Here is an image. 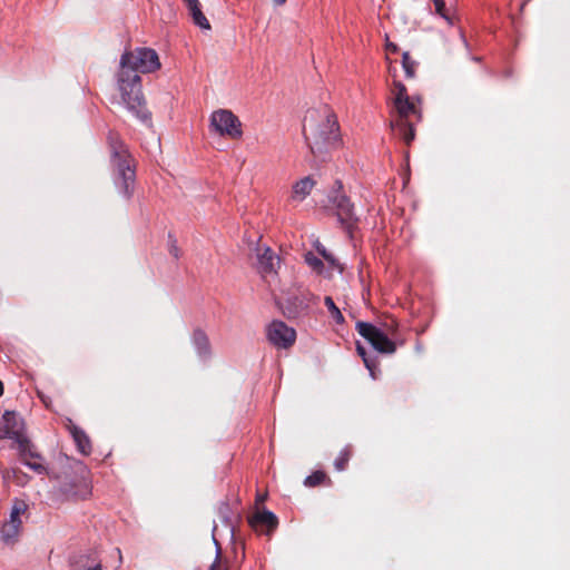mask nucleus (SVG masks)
<instances>
[{
  "label": "nucleus",
  "instance_id": "nucleus-14",
  "mask_svg": "<svg viewBox=\"0 0 570 570\" xmlns=\"http://www.w3.org/2000/svg\"><path fill=\"white\" fill-rule=\"evenodd\" d=\"M314 186L315 180L312 177L302 178L293 185L289 200L295 203L303 202L311 194Z\"/></svg>",
  "mask_w": 570,
  "mask_h": 570
},
{
  "label": "nucleus",
  "instance_id": "nucleus-10",
  "mask_svg": "<svg viewBox=\"0 0 570 570\" xmlns=\"http://www.w3.org/2000/svg\"><path fill=\"white\" fill-rule=\"evenodd\" d=\"M357 333L364 337L377 352L384 354H393L396 351V345L391 341L385 333L371 323L357 322Z\"/></svg>",
  "mask_w": 570,
  "mask_h": 570
},
{
  "label": "nucleus",
  "instance_id": "nucleus-2",
  "mask_svg": "<svg viewBox=\"0 0 570 570\" xmlns=\"http://www.w3.org/2000/svg\"><path fill=\"white\" fill-rule=\"evenodd\" d=\"M392 92L394 115L391 120V128L394 135L409 146L415 138L412 118L420 121L422 114L415 101L409 96L407 89L402 82L394 81Z\"/></svg>",
  "mask_w": 570,
  "mask_h": 570
},
{
  "label": "nucleus",
  "instance_id": "nucleus-32",
  "mask_svg": "<svg viewBox=\"0 0 570 570\" xmlns=\"http://www.w3.org/2000/svg\"><path fill=\"white\" fill-rule=\"evenodd\" d=\"M20 473H21V471L16 470V469H13L11 471L10 470H4L2 472V478H3L4 481H8V480L11 479V474H12V476H17V474H20Z\"/></svg>",
  "mask_w": 570,
  "mask_h": 570
},
{
  "label": "nucleus",
  "instance_id": "nucleus-30",
  "mask_svg": "<svg viewBox=\"0 0 570 570\" xmlns=\"http://www.w3.org/2000/svg\"><path fill=\"white\" fill-rule=\"evenodd\" d=\"M318 254L328 263L334 264L335 259L332 254H330L324 246L318 245L317 246Z\"/></svg>",
  "mask_w": 570,
  "mask_h": 570
},
{
  "label": "nucleus",
  "instance_id": "nucleus-18",
  "mask_svg": "<svg viewBox=\"0 0 570 570\" xmlns=\"http://www.w3.org/2000/svg\"><path fill=\"white\" fill-rule=\"evenodd\" d=\"M191 338L199 356H208L210 354L209 338L203 330H195Z\"/></svg>",
  "mask_w": 570,
  "mask_h": 570
},
{
  "label": "nucleus",
  "instance_id": "nucleus-22",
  "mask_svg": "<svg viewBox=\"0 0 570 570\" xmlns=\"http://www.w3.org/2000/svg\"><path fill=\"white\" fill-rule=\"evenodd\" d=\"M352 456V448L345 446L334 461V466L337 471H344L347 468L348 461Z\"/></svg>",
  "mask_w": 570,
  "mask_h": 570
},
{
  "label": "nucleus",
  "instance_id": "nucleus-28",
  "mask_svg": "<svg viewBox=\"0 0 570 570\" xmlns=\"http://www.w3.org/2000/svg\"><path fill=\"white\" fill-rule=\"evenodd\" d=\"M209 570H228L227 561H224L220 557V550H217V556Z\"/></svg>",
  "mask_w": 570,
  "mask_h": 570
},
{
  "label": "nucleus",
  "instance_id": "nucleus-20",
  "mask_svg": "<svg viewBox=\"0 0 570 570\" xmlns=\"http://www.w3.org/2000/svg\"><path fill=\"white\" fill-rule=\"evenodd\" d=\"M326 481L331 483V480L324 471H315L305 479L304 484L314 488L324 484Z\"/></svg>",
  "mask_w": 570,
  "mask_h": 570
},
{
  "label": "nucleus",
  "instance_id": "nucleus-6",
  "mask_svg": "<svg viewBox=\"0 0 570 570\" xmlns=\"http://www.w3.org/2000/svg\"><path fill=\"white\" fill-rule=\"evenodd\" d=\"M120 67L131 68L139 72H154L160 68L158 53L150 48H136L125 51L120 58Z\"/></svg>",
  "mask_w": 570,
  "mask_h": 570
},
{
  "label": "nucleus",
  "instance_id": "nucleus-13",
  "mask_svg": "<svg viewBox=\"0 0 570 570\" xmlns=\"http://www.w3.org/2000/svg\"><path fill=\"white\" fill-rule=\"evenodd\" d=\"M332 203L336 208L340 223L347 230H351L357 222L353 204H351L350 199L345 195H336L333 197Z\"/></svg>",
  "mask_w": 570,
  "mask_h": 570
},
{
  "label": "nucleus",
  "instance_id": "nucleus-33",
  "mask_svg": "<svg viewBox=\"0 0 570 570\" xmlns=\"http://www.w3.org/2000/svg\"><path fill=\"white\" fill-rule=\"evenodd\" d=\"M385 49L389 53H396L399 51L397 46L389 40L385 43Z\"/></svg>",
  "mask_w": 570,
  "mask_h": 570
},
{
  "label": "nucleus",
  "instance_id": "nucleus-34",
  "mask_svg": "<svg viewBox=\"0 0 570 570\" xmlns=\"http://www.w3.org/2000/svg\"><path fill=\"white\" fill-rule=\"evenodd\" d=\"M287 0H273V2L276 4V6H282L286 2Z\"/></svg>",
  "mask_w": 570,
  "mask_h": 570
},
{
  "label": "nucleus",
  "instance_id": "nucleus-25",
  "mask_svg": "<svg viewBox=\"0 0 570 570\" xmlns=\"http://www.w3.org/2000/svg\"><path fill=\"white\" fill-rule=\"evenodd\" d=\"M356 350L358 355L362 356L366 368L373 374L374 370L377 367L376 360L367 357L365 347H363L361 344H357Z\"/></svg>",
  "mask_w": 570,
  "mask_h": 570
},
{
  "label": "nucleus",
  "instance_id": "nucleus-26",
  "mask_svg": "<svg viewBox=\"0 0 570 570\" xmlns=\"http://www.w3.org/2000/svg\"><path fill=\"white\" fill-rule=\"evenodd\" d=\"M32 454H33L32 456L29 453H27L26 456L21 455L22 462L26 465H28L30 469L35 470L36 472L42 473L46 470L45 466L41 463L31 461L32 459L38 458V455L36 453L32 452Z\"/></svg>",
  "mask_w": 570,
  "mask_h": 570
},
{
  "label": "nucleus",
  "instance_id": "nucleus-31",
  "mask_svg": "<svg viewBox=\"0 0 570 570\" xmlns=\"http://www.w3.org/2000/svg\"><path fill=\"white\" fill-rule=\"evenodd\" d=\"M169 253L170 255H173L176 259L179 258L180 256V250L177 246V242L176 239H173L170 240V246H169Z\"/></svg>",
  "mask_w": 570,
  "mask_h": 570
},
{
  "label": "nucleus",
  "instance_id": "nucleus-17",
  "mask_svg": "<svg viewBox=\"0 0 570 570\" xmlns=\"http://www.w3.org/2000/svg\"><path fill=\"white\" fill-rule=\"evenodd\" d=\"M68 429L72 435V439H73L78 450L85 455L90 454L91 453V442H90L89 436L86 434V432L71 422L68 425Z\"/></svg>",
  "mask_w": 570,
  "mask_h": 570
},
{
  "label": "nucleus",
  "instance_id": "nucleus-19",
  "mask_svg": "<svg viewBox=\"0 0 570 570\" xmlns=\"http://www.w3.org/2000/svg\"><path fill=\"white\" fill-rule=\"evenodd\" d=\"M193 22L204 30H210V23L202 11L200 2L186 6Z\"/></svg>",
  "mask_w": 570,
  "mask_h": 570
},
{
  "label": "nucleus",
  "instance_id": "nucleus-29",
  "mask_svg": "<svg viewBox=\"0 0 570 570\" xmlns=\"http://www.w3.org/2000/svg\"><path fill=\"white\" fill-rule=\"evenodd\" d=\"M435 7V12L442 18L449 20L444 0H431Z\"/></svg>",
  "mask_w": 570,
  "mask_h": 570
},
{
  "label": "nucleus",
  "instance_id": "nucleus-8",
  "mask_svg": "<svg viewBox=\"0 0 570 570\" xmlns=\"http://www.w3.org/2000/svg\"><path fill=\"white\" fill-rule=\"evenodd\" d=\"M28 510V505L23 500H14L10 518L3 523L0 531V539L7 546H14L20 537L22 529L21 515Z\"/></svg>",
  "mask_w": 570,
  "mask_h": 570
},
{
  "label": "nucleus",
  "instance_id": "nucleus-9",
  "mask_svg": "<svg viewBox=\"0 0 570 570\" xmlns=\"http://www.w3.org/2000/svg\"><path fill=\"white\" fill-rule=\"evenodd\" d=\"M210 125L220 136L239 139L243 135L242 122L227 109L214 111L210 117Z\"/></svg>",
  "mask_w": 570,
  "mask_h": 570
},
{
  "label": "nucleus",
  "instance_id": "nucleus-21",
  "mask_svg": "<svg viewBox=\"0 0 570 570\" xmlns=\"http://www.w3.org/2000/svg\"><path fill=\"white\" fill-rule=\"evenodd\" d=\"M71 570H102V568L100 563L82 556L73 563Z\"/></svg>",
  "mask_w": 570,
  "mask_h": 570
},
{
  "label": "nucleus",
  "instance_id": "nucleus-27",
  "mask_svg": "<svg viewBox=\"0 0 570 570\" xmlns=\"http://www.w3.org/2000/svg\"><path fill=\"white\" fill-rule=\"evenodd\" d=\"M305 262L311 266L314 271L321 273L324 265L323 262L316 257L313 253H307L305 255Z\"/></svg>",
  "mask_w": 570,
  "mask_h": 570
},
{
  "label": "nucleus",
  "instance_id": "nucleus-16",
  "mask_svg": "<svg viewBox=\"0 0 570 570\" xmlns=\"http://www.w3.org/2000/svg\"><path fill=\"white\" fill-rule=\"evenodd\" d=\"M278 257L268 247L257 254L258 269L264 275L274 273L275 265L278 264Z\"/></svg>",
  "mask_w": 570,
  "mask_h": 570
},
{
  "label": "nucleus",
  "instance_id": "nucleus-1",
  "mask_svg": "<svg viewBox=\"0 0 570 570\" xmlns=\"http://www.w3.org/2000/svg\"><path fill=\"white\" fill-rule=\"evenodd\" d=\"M303 135L314 156L327 153L338 142L336 116L327 106L308 110L303 121Z\"/></svg>",
  "mask_w": 570,
  "mask_h": 570
},
{
  "label": "nucleus",
  "instance_id": "nucleus-12",
  "mask_svg": "<svg viewBox=\"0 0 570 570\" xmlns=\"http://www.w3.org/2000/svg\"><path fill=\"white\" fill-rule=\"evenodd\" d=\"M268 341L278 348H289L296 341V332L282 321H273L267 327Z\"/></svg>",
  "mask_w": 570,
  "mask_h": 570
},
{
  "label": "nucleus",
  "instance_id": "nucleus-5",
  "mask_svg": "<svg viewBox=\"0 0 570 570\" xmlns=\"http://www.w3.org/2000/svg\"><path fill=\"white\" fill-rule=\"evenodd\" d=\"M59 493L68 501L86 500L91 495V485L85 475V469L60 476Z\"/></svg>",
  "mask_w": 570,
  "mask_h": 570
},
{
  "label": "nucleus",
  "instance_id": "nucleus-36",
  "mask_svg": "<svg viewBox=\"0 0 570 570\" xmlns=\"http://www.w3.org/2000/svg\"><path fill=\"white\" fill-rule=\"evenodd\" d=\"M3 390H4V389H3V383H2V381L0 380V396H2V395H3Z\"/></svg>",
  "mask_w": 570,
  "mask_h": 570
},
{
  "label": "nucleus",
  "instance_id": "nucleus-15",
  "mask_svg": "<svg viewBox=\"0 0 570 570\" xmlns=\"http://www.w3.org/2000/svg\"><path fill=\"white\" fill-rule=\"evenodd\" d=\"M249 523L256 530L265 527L268 531H273L277 528L278 520H277V517L273 512L264 510L262 512L255 513L249 519Z\"/></svg>",
  "mask_w": 570,
  "mask_h": 570
},
{
  "label": "nucleus",
  "instance_id": "nucleus-11",
  "mask_svg": "<svg viewBox=\"0 0 570 570\" xmlns=\"http://www.w3.org/2000/svg\"><path fill=\"white\" fill-rule=\"evenodd\" d=\"M314 299L315 296L309 291L304 289L292 293L286 299L278 301L277 305L286 318L295 320L308 309Z\"/></svg>",
  "mask_w": 570,
  "mask_h": 570
},
{
  "label": "nucleus",
  "instance_id": "nucleus-7",
  "mask_svg": "<svg viewBox=\"0 0 570 570\" xmlns=\"http://www.w3.org/2000/svg\"><path fill=\"white\" fill-rule=\"evenodd\" d=\"M2 419L3 430H0V440L3 438L14 440L20 455L26 456L29 453L32 456L31 443L24 434L23 419L14 411H6Z\"/></svg>",
  "mask_w": 570,
  "mask_h": 570
},
{
  "label": "nucleus",
  "instance_id": "nucleus-23",
  "mask_svg": "<svg viewBox=\"0 0 570 570\" xmlns=\"http://www.w3.org/2000/svg\"><path fill=\"white\" fill-rule=\"evenodd\" d=\"M324 304L327 307L331 316L337 324L344 323V316L341 313L340 308L335 305L333 298L331 296H325Z\"/></svg>",
  "mask_w": 570,
  "mask_h": 570
},
{
  "label": "nucleus",
  "instance_id": "nucleus-35",
  "mask_svg": "<svg viewBox=\"0 0 570 570\" xmlns=\"http://www.w3.org/2000/svg\"><path fill=\"white\" fill-rule=\"evenodd\" d=\"M185 6L191 4L194 2H197L198 0H183Z\"/></svg>",
  "mask_w": 570,
  "mask_h": 570
},
{
  "label": "nucleus",
  "instance_id": "nucleus-24",
  "mask_svg": "<svg viewBox=\"0 0 570 570\" xmlns=\"http://www.w3.org/2000/svg\"><path fill=\"white\" fill-rule=\"evenodd\" d=\"M416 61L413 60L407 51L402 55V66L406 78H413L415 76Z\"/></svg>",
  "mask_w": 570,
  "mask_h": 570
},
{
  "label": "nucleus",
  "instance_id": "nucleus-3",
  "mask_svg": "<svg viewBox=\"0 0 570 570\" xmlns=\"http://www.w3.org/2000/svg\"><path fill=\"white\" fill-rule=\"evenodd\" d=\"M117 86L121 102L127 109L141 121H150L151 114L146 108L140 76L131 68L120 67L117 75Z\"/></svg>",
  "mask_w": 570,
  "mask_h": 570
},
{
  "label": "nucleus",
  "instance_id": "nucleus-4",
  "mask_svg": "<svg viewBox=\"0 0 570 570\" xmlns=\"http://www.w3.org/2000/svg\"><path fill=\"white\" fill-rule=\"evenodd\" d=\"M108 142L111 153V161L118 177L121 179L124 194L129 197L131 195V185L135 181L136 173L134 159L128 153L126 145L116 132H110Z\"/></svg>",
  "mask_w": 570,
  "mask_h": 570
}]
</instances>
